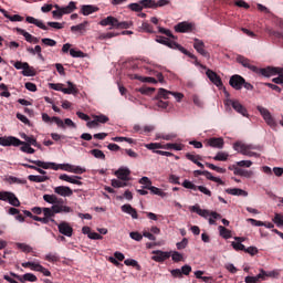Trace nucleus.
<instances>
[{
    "mask_svg": "<svg viewBox=\"0 0 283 283\" xmlns=\"http://www.w3.org/2000/svg\"><path fill=\"white\" fill-rule=\"evenodd\" d=\"M61 8H62V12L64 14H72V12H74V10H76V2L71 1V2H69V4L66 7H61Z\"/></svg>",
    "mask_w": 283,
    "mask_h": 283,
    "instance_id": "obj_41",
    "label": "nucleus"
},
{
    "mask_svg": "<svg viewBox=\"0 0 283 283\" xmlns=\"http://www.w3.org/2000/svg\"><path fill=\"white\" fill-rule=\"evenodd\" d=\"M8 182L10 185H28V180L27 179H19L14 176H9L8 177Z\"/></svg>",
    "mask_w": 283,
    "mask_h": 283,
    "instance_id": "obj_45",
    "label": "nucleus"
},
{
    "mask_svg": "<svg viewBox=\"0 0 283 283\" xmlns=\"http://www.w3.org/2000/svg\"><path fill=\"white\" fill-rule=\"evenodd\" d=\"M233 109L238 112V114H241L242 116H249L247 113V108L238 101H230Z\"/></svg>",
    "mask_w": 283,
    "mask_h": 283,
    "instance_id": "obj_30",
    "label": "nucleus"
},
{
    "mask_svg": "<svg viewBox=\"0 0 283 283\" xmlns=\"http://www.w3.org/2000/svg\"><path fill=\"white\" fill-rule=\"evenodd\" d=\"M243 83H244V77L238 74L232 75L229 80V85H231L233 90H237V91L242 90Z\"/></svg>",
    "mask_w": 283,
    "mask_h": 283,
    "instance_id": "obj_16",
    "label": "nucleus"
},
{
    "mask_svg": "<svg viewBox=\"0 0 283 283\" xmlns=\"http://www.w3.org/2000/svg\"><path fill=\"white\" fill-rule=\"evenodd\" d=\"M219 233L224 240L231 238V230L227 229L224 226H219Z\"/></svg>",
    "mask_w": 283,
    "mask_h": 283,
    "instance_id": "obj_48",
    "label": "nucleus"
},
{
    "mask_svg": "<svg viewBox=\"0 0 283 283\" xmlns=\"http://www.w3.org/2000/svg\"><path fill=\"white\" fill-rule=\"evenodd\" d=\"M258 112L261 114V116L263 117V119L265 120L266 125H269V127L275 128L277 127V123H275V119L273 118V116L271 115V112H269L266 108H264L263 106H258L256 107Z\"/></svg>",
    "mask_w": 283,
    "mask_h": 283,
    "instance_id": "obj_7",
    "label": "nucleus"
},
{
    "mask_svg": "<svg viewBox=\"0 0 283 283\" xmlns=\"http://www.w3.org/2000/svg\"><path fill=\"white\" fill-rule=\"evenodd\" d=\"M120 210L123 213H128L133 220H138V211H136V208L132 207V205L125 203L120 207Z\"/></svg>",
    "mask_w": 283,
    "mask_h": 283,
    "instance_id": "obj_25",
    "label": "nucleus"
},
{
    "mask_svg": "<svg viewBox=\"0 0 283 283\" xmlns=\"http://www.w3.org/2000/svg\"><path fill=\"white\" fill-rule=\"evenodd\" d=\"M189 211H191L192 213H197L201 218H209V216H211V218H213L214 220H220V218H222V214H220L216 211H209L207 209H201L200 205H198V203L195 206H190Z\"/></svg>",
    "mask_w": 283,
    "mask_h": 283,
    "instance_id": "obj_4",
    "label": "nucleus"
},
{
    "mask_svg": "<svg viewBox=\"0 0 283 283\" xmlns=\"http://www.w3.org/2000/svg\"><path fill=\"white\" fill-rule=\"evenodd\" d=\"M274 69L280 70V72L275 73V74H279V76L272 78V83H275L276 85H283V69L282 67H274ZM275 74H272V76H275Z\"/></svg>",
    "mask_w": 283,
    "mask_h": 283,
    "instance_id": "obj_42",
    "label": "nucleus"
},
{
    "mask_svg": "<svg viewBox=\"0 0 283 283\" xmlns=\"http://www.w3.org/2000/svg\"><path fill=\"white\" fill-rule=\"evenodd\" d=\"M169 94L171 96H175V98L178 103H180V101H182V98H185V95L182 93H176V92L167 91L165 88H159V91H158L159 98L167 99V98H169Z\"/></svg>",
    "mask_w": 283,
    "mask_h": 283,
    "instance_id": "obj_12",
    "label": "nucleus"
},
{
    "mask_svg": "<svg viewBox=\"0 0 283 283\" xmlns=\"http://www.w3.org/2000/svg\"><path fill=\"white\" fill-rule=\"evenodd\" d=\"M186 158L187 160H190L195 165L197 164L198 160H202V157L200 155H193L191 153H187Z\"/></svg>",
    "mask_w": 283,
    "mask_h": 283,
    "instance_id": "obj_59",
    "label": "nucleus"
},
{
    "mask_svg": "<svg viewBox=\"0 0 283 283\" xmlns=\"http://www.w3.org/2000/svg\"><path fill=\"white\" fill-rule=\"evenodd\" d=\"M0 200H2L3 202H9L11 207H21V201L19 200L17 195H14V192L0 191Z\"/></svg>",
    "mask_w": 283,
    "mask_h": 283,
    "instance_id": "obj_6",
    "label": "nucleus"
},
{
    "mask_svg": "<svg viewBox=\"0 0 283 283\" xmlns=\"http://www.w3.org/2000/svg\"><path fill=\"white\" fill-rule=\"evenodd\" d=\"M28 180H30V182H48V180H50V177H48V176L30 175L28 177Z\"/></svg>",
    "mask_w": 283,
    "mask_h": 283,
    "instance_id": "obj_37",
    "label": "nucleus"
},
{
    "mask_svg": "<svg viewBox=\"0 0 283 283\" xmlns=\"http://www.w3.org/2000/svg\"><path fill=\"white\" fill-rule=\"evenodd\" d=\"M232 248L234 249V251H247V247H244V244L238 242V241H233L231 243Z\"/></svg>",
    "mask_w": 283,
    "mask_h": 283,
    "instance_id": "obj_63",
    "label": "nucleus"
},
{
    "mask_svg": "<svg viewBox=\"0 0 283 283\" xmlns=\"http://www.w3.org/2000/svg\"><path fill=\"white\" fill-rule=\"evenodd\" d=\"M139 185H145L143 189H149V187L151 186V179H149L148 177H143L139 179Z\"/></svg>",
    "mask_w": 283,
    "mask_h": 283,
    "instance_id": "obj_62",
    "label": "nucleus"
},
{
    "mask_svg": "<svg viewBox=\"0 0 283 283\" xmlns=\"http://www.w3.org/2000/svg\"><path fill=\"white\" fill-rule=\"evenodd\" d=\"M234 176H242L243 178H251V176H253V171L245 170V169H242L239 167V168H235Z\"/></svg>",
    "mask_w": 283,
    "mask_h": 283,
    "instance_id": "obj_40",
    "label": "nucleus"
},
{
    "mask_svg": "<svg viewBox=\"0 0 283 283\" xmlns=\"http://www.w3.org/2000/svg\"><path fill=\"white\" fill-rule=\"evenodd\" d=\"M43 201L48 202L49 205H59V202H63L62 198L56 197V195H44L43 196Z\"/></svg>",
    "mask_w": 283,
    "mask_h": 283,
    "instance_id": "obj_32",
    "label": "nucleus"
},
{
    "mask_svg": "<svg viewBox=\"0 0 283 283\" xmlns=\"http://www.w3.org/2000/svg\"><path fill=\"white\" fill-rule=\"evenodd\" d=\"M22 138L23 140H25L24 143L27 145H29L30 147H38L39 149L41 148V145H39V143L36 142V138H34V136H28L25 134H22Z\"/></svg>",
    "mask_w": 283,
    "mask_h": 283,
    "instance_id": "obj_34",
    "label": "nucleus"
},
{
    "mask_svg": "<svg viewBox=\"0 0 283 283\" xmlns=\"http://www.w3.org/2000/svg\"><path fill=\"white\" fill-rule=\"evenodd\" d=\"M148 191H150L154 196H160L161 198L165 196V192L156 186L148 187Z\"/></svg>",
    "mask_w": 283,
    "mask_h": 283,
    "instance_id": "obj_57",
    "label": "nucleus"
},
{
    "mask_svg": "<svg viewBox=\"0 0 283 283\" xmlns=\"http://www.w3.org/2000/svg\"><path fill=\"white\" fill-rule=\"evenodd\" d=\"M15 32H18V34H21L22 36H24L25 41H28V43H32L34 35L30 34L28 31L21 29V28H15Z\"/></svg>",
    "mask_w": 283,
    "mask_h": 283,
    "instance_id": "obj_39",
    "label": "nucleus"
},
{
    "mask_svg": "<svg viewBox=\"0 0 283 283\" xmlns=\"http://www.w3.org/2000/svg\"><path fill=\"white\" fill-rule=\"evenodd\" d=\"M42 213L44 214V218L48 219V222H53L54 224H59L56 220L53 219L56 216V212H54L53 206L51 208H43Z\"/></svg>",
    "mask_w": 283,
    "mask_h": 283,
    "instance_id": "obj_27",
    "label": "nucleus"
},
{
    "mask_svg": "<svg viewBox=\"0 0 283 283\" xmlns=\"http://www.w3.org/2000/svg\"><path fill=\"white\" fill-rule=\"evenodd\" d=\"M206 75L208 76L209 81L213 83V85L219 87V90H222V87H224V85L222 84V78L220 77V75H218V73L208 69Z\"/></svg>",
    "mask_w": 283,
    "mask_h": 283,
    "instance_id": "obj_13",
    "label": "nucleus"
},
{
    "mask_svg": "<svg viewBox=\"0 0 283 283\" xmlns=\"http://www.w3.org/2000/svg\"><path fill=\"white\" fill-rule=\"evenodd\" d=\"M29 163L32 165H36L38 167H42L43 169H53L54 171H59V169H62V171H69L70 174H85L87 171L85 168L81 166H74L71 164H60L57 165L56 163H45L41 160H32L29 159Z\"/></svg>",
    "mask_w": 283,
    "mask_h": 283,
    "instance_id": "obj_1",
    "label": "nucleus"
},
{
    "mask_svg": "<svg viewBox=\"0 0 283 283\" xmlns=\"http://www.w3.org/2000/svg\"><path fill=\"white\" fill-rule=\"evenodd\" d=\"M207 145L209 147H213L214 149H223L224 139L222 137H211L207 140Z\"/></svg>",
    "mask_w": 283,
    "mask_h": 283,
    "instance_id": "obj_21",
    "label": "nucleus"
},
{
    "mask_svg": "<svg viewBox=\"0 0 283 283\" xmlns=\"http://www.w3.org/2000/svg\"><path fill=\"white\" fill-rule=\"evenodd\" d=\"M185 189H191L192 191H198V186L196 184L185 179L184 182L181 184Z\"/></svg>",
    "mask_w": 283,
    "mask_h": 283,
    "instance_id": "obj_56",
    "label": "nucleus"
},
{
    "mask_svg": "<svg viewBox=\"0 0 283 283\" xmlns=\"http://www.w3.org/2000/svg\"><path fill=\"white\" fill-rule=\"evenodd\" d=\"M139 92H140V94H145V95L149 96V94H154V92H156V88L143 86L139 88Z\"/></svg>",
    "mask_w": 283,
    "mask_h": 283,
    "instance_id": "obj_64",
    "label": "nucleus"
},
{
    "mask_svg": "<svg viewBox=\"0 0 283 283\" xmlns=\"http://www.w3.org/2000/svg\"><path fill=\"white\" fill-rule=\"evenodd\" d=\"M53 8H55L54 11H52L53 19H63V9L59 4H54Z\"/></svg>",
    "mask_w": 283,
    "mask_h": 283,
    "instance_id": "obj_47",
    "label": "nucleus"
},
{
    "mask_svg": "<svg viewBox=\"0 0 283 283\" xmlns=\"http://www.w3.org/2000/svg\"><path fill=\"white\" fill-rule=\"evenodd\" d=\"M213 160L220 161V163H227L229 160V154L224 151H219L214 157Z\"/></svg>",
    "mask_w": 283,
    "mask_h": 283,
    "instance_id": "obj_50",
    "label": "nucleus"
},
{
    "mask_svg": "<svg viewBox=\"0 0 283 283\" xmlns=\"http://www.w3.org/2000/svg\"><path fill=\"white\" fill-rule=\"evenodd\" d=\"M90 154L94 156V158H98L99 160H105V153H103V150L101 149H92Z\"/></svg>",
    "mask_w": 283,
    "mask_h": 283,
    "instance_id": "obj_52",
    "label": "nucleus"
},
{
    "mask_svg": "<svg viewBox=\"0 0 283 283\" xmlns=\"http://www.w3.org/2000/svg\"><path fill=\"white\" fill-rule=\"evenodd\" d=\"M237 63H240L243 67H248V70L255 72V74H261L262 76H266L268 78L273 76V74H277V72H280V69H275L273 66L258 69V66L252 65L251 60L244 57L243 55H239L237 57Z\"/></svg>",
    "mask_w": 283,
    "mask_h": 283,
    "instance_id": "obj_2",
    "label": "nucleus"
},
{
    "mask_svg": "<svg viewBox=\"0 0 283 283\" xmlns=\"http://www.w3.org/2000/svg\"><path fill=\"white\" fill-rule=\"evenodd\" d=\"M53 211L54 213H72V209L70 206L63 205V202H59L56 205H53Z\"/></svg>",
    "mask_w": 283,
    "mask_h": 283,
    "instance_id": "obj_28",
    "label": "nucleus"
},
{
    "mask_svg": "<svg viewBox=\"0 0 283 283\" xmlns=\"http://www.w3.org/2000/svg\"><path fill=\"white\" fill-rule=\"evenodd\" d=\"M90 22L84 21L77 25L71 27V32H85V29L87 28Z\"/></svg>",
    "mask_w": 283,
    "mask_h": 283,
    "instance_id": "obj_44",
    "label": "nucleus"
},
{
    "mask_svg": "<svg viewBox=\"0 0 283 283\" xmlns=\"http://www.w3.org/2000/svg\"><path fill=\"white\" fill-rule=\"evenodd\" d=\"M143 6H145V8H165V6H169L171 2L169 0H158L156 2V0H143L142 1Z\"/></svg>",
    "mask_w": 283,
    "mask_h": 283,
    "instance_id": "obj_11",
    "label": "nucleus"
},
{
    "mask_svg": "<svg viewBox=\"0 0 283 283\" xmlns=\"http://www.w3.org/2000/svg\"><path fill=\"white\" fill-rule=\"evenodd\" d=\"M226 193H229L230 196H243V198H247V196H249V192H247V190L240 188H228L226 189Z\"/></svg>",
    "mask_w": 283,
    "mask_h": 283,
    "instance_id": "obj_33",
    "label": "nucleus"
},
{
    "mask_svg": "<svg viewBox=\"0 0 283 283\" xmlns=\"http://www.w3.org/2000/svg\"><path fill=\"white\" fill-rule=\"evenodd\" d=\"M94 12H98V8L92 4H83L81 7V14L84 17H90V14H94Z\"/></svg>",
    "mask_w": 283,
    "mask_h": 283,
    "instance_id": "obj_29",
    "label": "nucleus"
},
{
    "mask_svg": "<svg viewBox=\"0 0 283 283\" xmlns=\"http://www.w3.org/2000/svg\"><path fill=\"white\" fill-rule=\"evenodd\" d=\"M146 149L156 151V149H165V146L160 143H150L145 145Z\"/></svg>",
    "mask_w": 283,
    "mask_h": 283,
    "instance_id": "obj_54",
    "label": "nucleus"
},
{
    "mask_svg": "<svg viewBox=\"0 0 283 283\" xmlns=\"http://www.w3.org/2000/svg\"><path fill=\"white\" fill-rule=\"evenodd\" d=\"M57 229L59 232L66 238H72V235L74 234V228H72V226H70V223H67L66 221L57 223Z\"/></svg>",
    "mask_w": 283,
    "mask_h": 283,
    "instance_id": "obj_10",
    "label": "nucleus"
},
{
    "mask_svg": "<svg viewBox=\"0 0 283 283\" xmlns=\"http://www.w3.org/2000/svg\"><path fill=\"white\" fill-rule=\"evenodd\" d=\"M54 193H57V196H62L63 198H70L74 195V190L67 186H57L54 188Z\"/></svg>",
    "mask_w": 283,
    "mask_h": 283,
    "instance_id": "obj_18",
    "label": "nucleus"
},
{
    "mask_svg": "<svg viewBox=\"0 0 283 283\" xmlns=\"http://www.w3.org/2000/svg\"><path fill=\"white\" fill-rule=\"evenodd\" d=\"M42 120L44 123H55L57 127H61V129H65V124L63 123V119H61L60 117H50L48 113H42Z\"/></svg>",
    "mask_w": 283,
    "mask_h": 283,
    "instance_id": "obj_19",
    "label": "nucleus"
},
{
    "mask_svg": "<svg viewBox=\"0 0 283 283\" xmlns=\"http://www.w3.org/2000/svg\"><path fill=\"white\" fill-rule=\"evenodd\" d=\"M233 149L243 156H249L251 149H258V147L253 146L252 144H243L242 142H237L233 145Z\"/></svg>",
    "mask_w": 283,
    "mask_h": 283,
    "instance_id": "obj_9",
    "label": "nucleus"
},
{
    "mask_svg": "<svg viewBox=\"0 0 283 283\" xmlns=\"http://www.w3.org/2000/svg\"><path fill=\"white\" fill-rule=\"evenodd\" d=\"M233 149L243 156H249L251 149H258V147L253 146L252 144H243L242 142H237L233 145Z\"/></svg>",
    "mask_w": 283,
    "mask_h": 283,
    "instance_id": "obj_8",
    "label": "nucleus"
},
{
    "mask_svg": "<svg viewBox=\"0 0 283 283\" xmlns=\"http://www.w3.org/2000/svg\"><path fill=\"white\" fill-rule=\"evenodd\" d=\"M272 222H274L276 227H283V216L280 213H275L274 218L272 219Z\"/></svg>",
    "mask_w": 283,
    "mask_h": 283,
    "instance_id": "obj_61",
    "label": "nucleus"
},
{
    "mask_svg": "<svg viewBox=\"0 0 283 283\" xmlns=\"http://www.w3.org/2000/svg\"><path fill=\"white\" fill-rule=\"evenodd\" d=\"M156 42L160 43L161 45H167V48H170V50H179V52H181L186 56H189V59H192V61H195L196 65H200V62H198V56H196L191 52L187 51V49H185V46L178 44L177 42H174V41H171L168 38L163 36V35H157L156 36Z\"/></svg>",
    "mask_w": 283,
    "mask_h": 283,
    "instance_id": "obj_3",
    "label": "nucleus"
},
{
    "mask_svg": "<svg viewBox=\"0 0 283 283\" xmlns=\"http://www.w3.org/2000/svg\"><path fill=\"white\" fill-rule=\"evenodd\" d=\"M169 258H171L169 252H163L160 250L153 251L151 260H154V262H165V260H169Z\"/></svg>",
    "mask_w": 283,
    "mask_h": 283,
    "instance_id": "obj_20",
    "label": "nucleus"
},
{
    "mask_svg": "<svg viewBox=\"0 0 283 283\" xmlns=\"http://www.w3.org/2000/svg\"><path fill=\"white\" fill-rule=\"evenodd\" d=\"M193 48L198 54H201V56H205L206 59L210 57L209 51L205 50V42L202 40L195 39Z\"/></svg>",
    "mask_w": 283,
    "mask_h": 283,
    "instance_id": "obj_17",
    "label": "nucleus"
},
{
    "mask_svg": "<svg viewBox=\"0 0 283 283\" xmlns=\"http://www.w3.org/2000/svg\"><path fill=\"white\" fill-rule=\"evenodd\" d=\"M17 249H20L23 253H32V247L25 243H15Z\"/></svg>",
    "mask_w": 283,
    "mask_h": 283,
    "instance_id": "obj_53",
    "label": "nucleus"
},
{
    "mask_svg": "<svg viewBox=\"0 0 283 283\" xmlns=\"http://www.w3.org/2000/svg\"><path fill=\"white\" fill-rule=\"evenodd\" d=\"M145 8V4H143V0L139 2L129 3L127 6L128 10H132L133 12H143V9Z\"/></svg>",
    "mask_w": 283,
    "mask_h": 283,
    "instance_id": "obj_36",
    "label": "nucleus"
},
{
    "mask_svg": "<svg viewBox=\"0 0 283 283\" xmlns=\"http://www.w3.org/2000/svg\"><path fill=\"white\" fill-rule=\"evenodd\" d=\"M164 149H174L175 151H182V149H185V145L168 143L164 145Z\"/></svg>",
    "mask_w": 283,
    "mask_h": 283,
    "instance_id": "obj_43",
    "label": "nucleus"
},
{
    "mask_svg": "<svg viewBox=\"0 0 283 283\" xmlns=\"http://www.w3.org/2000/svg\"><path fill=\"white\" fill-rule=\"evenodd\" d=\"M266 277H277L276 271L266 272L263 269L260 270V273L256 276H245V283H259L261 280L264 281Z\"/></svg>",
    "mask_w": 283,
    "mask_h": 283,
    "instance_id": "obj_5",
    "label": "nucleus"
},
{
    "mask_svg": "<svg viewBox=\"0 0 283 283\" xmlns=\"http://www.w3.org/2000/svg\"><path fill=\"white\" fill-rule=\"evenodd\" d=\"M66 83L69 87L62 90L63 94H73V96H76L78 94V88L71 81H67Z\"/></svg>",
    "mask_w": 283,
    "mask_h": 283,
    "instance_id": "obj_35",
    "label": "nucleus"
},
{
    "mask_svg": "<svg viewBox=\"0 0 283 283\" xmlns=\"http://www.w3.org/2000/svg\"><path fill=\"white\" fill-rule=\"evenodd\" d=\"M60 180H64V182H70L71 185H77L78 187L83 186V178L80 176H70L67 174L60 175Z\"/></svg>",
    "mask_w": 283,
    "mask_h": 283,
    "instance_id": "obj_15",
    "label": "nucleus"
},
{
    "mask_svg": "<svg viewBox=\"0 0 283 283\" xmlns=\"http://www.w3.org/2000/svg\"><path fill=\"white\" fill-rule=\"evenodd\" d=\"M118 24V19L108 15L107 18H104L103 20L99 21V25H102L103 28L111 25L109 30H113V28H116V25Z\"/></svg>",
    "mask_w": 283,
    "mask_h": 283,
    "instance_id": "obj_26",
    "label": "nucleus"
},
{
    "mask_svg": "<svg viewBox=\"0 0 283 283\" xmlns=\"http://www.w3.org/2000/svg\"><path fill=\"white\" fill-rule=\"evenodd\" d=\"M120 210L123 213H128L133 220H138V211H136V208L132 207V205L125 203L120 207Z\"/></svg>",
    "mask_w": 283,
    "mask_h": 283,
    "instance_id": "obj_24",
    "label": "nucleus"
},
{
    "mask_svg": "<svg viewBox=\"0 0 283 283\" xmlns=\"http://www.w3.org/2000/svg\"><path fill=\"white\" fill-rule=\"evenodd\" d=\"M19 144H21V139L17 137H0V145L2 147H19Z\"/></svg>",
    "mask_w": 283,
    "mask_h": 283,
    "instance_id": "obj_14",
    "label": "nucleus"
},
{
    "mask_svg": "<svg viewBox=\"0 0 283 283\" xmlns=\"http://www.w3.org/2000/svg\"><path fill=\"white\" fill-rule=\"evenodd\" d=\"M0 11H1V13L3 14V17H4L6 19H9V21H12V22H15V21H23V17H21V15H19V14L10 15V14L8 13V11H6L4 9H1Z\"/></svg>",
    "mask_w": 283,
    "mask_h": 283,
    "instance_id": "obj_38",
    "label": "nucleus"
},
{
    "mask_svg": "<svg viewBox=\"0 0 283 283\" xmlns=\"http://www.w3.org/2000/svg\"><path fill=\"white\" fill-rule=\"evenodd\" d=\"M27 23H32L33 25H36V28H40V30H48V27L43 23V21L34 18V17H30L28 15L25 18Z\"/></svg>",
    "mask_w": 283,
    "mask_h": 283,
    "instance_id": "obj_31",
    "label": "nucleus"
},
{
    "mask_svg": "<svg viewBox=\"0 0 283 283\" xmlns=\"http://www.w3.org/2000/svg\"><path fill=\"white\" fill-rule=\"evenodd\" d=\"M111 185L115 189H120L123 187H127V181H120L118 179H112Z\"/></svg>",
    "mask_w": 283,
    "mask_h": 283,
    "instance_id": "obj_55",
    "label": "nucleus"
},
{
    "mask_svg": "<svg viewBox=\"0 0 283 283\" xmlns=\"http://www.w3.org/2000/svg\"><path fill=\"white\" fill-rule=\"evenodd\" d=\"M44 260H46V262H59L61 258H59V254L56 253H49L44 256Z\"/></svg>",
    "mask_w": 283,
    "mask_h": 283,
    "instance_id": "obj_60",
    "label": "nucleus"
},
{
    "mask_svg": "<svg viewBox=\"0 0 283 283\" xmlns=\"http://www.w3.org/2000/svg\"><path fill=\"white\" fill-rule=\"evenodd\" d=\"M115 176L118 178V180L127 181L129 180V176H132V170H129L127 167H120L115 171Z\"/></svg>",
    "mask_w": 283,
    "mask_h": 283,
    "instance_id": "obj_22",
    "label": "nucleus"
},
{
    "mask_svg": "<svg viewBox=\"0 0 283 283\" xmlns=\"http://www.w3.org/2000/svg\"><path fill=\"white\" fill-rule=\"evenodd\" d=\"M23 76H36V71H34V67L30 66L29 63H27V66H24V70L22 71Z\"/></svg>",
    "mask_w": 283,
    "mask_h": 283,
    "instance_id": "obj_49",
    "label": "nucleus"
},
{
    "mask_svg": "<svg viewBox=\"0 0 283 283\" xmlns=\"http://www.w3.org/2000/svg\"><path fill=\"white\" fill-rule=\"evenodd\" d=\"M175 31L180 33L192 32L193 24L190 22H179L178 24L175 25Z\"/></svg>",
    "mask_w": 283,
    "mask_h": 283,
    "instance_id": "obj_23",
    "label": "nucleus"
},
{
    "mask_svg": "<svg viewBox=\"0 0 283 283\" xmlns=\"http://www.w3.org/2000/svg\"><path fill=\"white\" fill-rule=\"evenodd\" d=\"M266 32L270 36H274L275 39H281V41H283V32L275 31L272 29H266Z\"/></svg>",
    "mask_w": 283,
    "mask_h": 283,
    "instance_id": "obj_58",
    "label": "nucleus"
},
{
    "mask_svg": "<svg viewBox=\"0 0 283 283\" xmlns=\"http://www.w3.org/2000/svg\"><path fill=\"white\" fill-rule=\"evenodd\" d=\"M134 25V22L129 21H123V22H119L117 20V25H115L116 29H120V30H128V28H132Z\"/></svg>",
    "mask_w": 283,
    "mask_h": 283,
    "instance_id": "obj_51",
    "label": "nucleus"
},
{
    "mask_svg": "<svg viewBox=\"0 0 283 283\" xmlns=\"http://www.w3.org/2000/svg\"><path fill=\"white\" fill-rule=\"evenodd\" d=\"M39 279L36 277V275L32 274V273H25L21 276L20 282L25 283V282H36Z\"/></svg>",
    "mask_w": 283,
    "mask_h": 283,
    "instance_id": "obj_46",
    "label": "nucleus"
}]
</instances>
